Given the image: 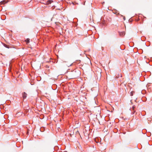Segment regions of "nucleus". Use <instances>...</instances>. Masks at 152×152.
<instances>
[{
    "label": "nucleus",
    "mask_w": 152,
    "mask_h": 152,
    "mask_svg": "<svg viewBox=\"0 0 152 152\" xmlns=\"http://www.w3.org/2000/svg\"><path fill=\"white\" fill-rule=\"evenodd\" d=\"M53 1L51 0H49L48 1H46L45 2V3H44L43 2H41V3H44L45 4H50Z\"/></svg>",
    "instance_id": "nucleus-1"
},
{
    "label": "nucleus",
    "mask_w": 152,
    "mask_h": 152,
    "mask_svg": "<svg viewBox=\"0 0 152 152\" xmlns=\"http://www.w3.org/2000/svg\"><path fill=\"white\" fill-rule=\"evenodd\" d=\"M22 95L23 99H25L27 97V94L25 92H23L22 94Z\"/></svg>",
    "instance_id": "nucleus-2"
},
{
    "label": "nucleus",
    "mask_w": 152,
    "mask_h": 152,
    "mask_svg": "<svg viewBox=\"0 0 152 152\" xmlns=\"http://www.w3.org/2000/svg\"><path fill=\"white\" fill-rule=\"evenodd\" d=\"M135 107L134 106H133L132 108V114H134L135 112V111L134 110Z\"/></svg>",
    "instance_id": "nucleus-3"
},
{
    "label": "nucleus",
    "mask_w": 152,
    "mask_h": 152,
    "mask_svg": "<svg viewBox=\"0 0 152 152\" xmlns=\"http://www.w3.org/2000/svg\"><path fill=\"white\" fill-rule=\"evenodd\" d=\"M7 2V1H6V0H3V1H1L0 2L1 4H6Z\"/></svg>",
    "instance_id": "nucleus-4"
},
{
    "label": "nucleus",
    "mask_w": 152,
    "mask_h": 152,
    "mask_svg": "<svg viewBox=\"0 0 152 152\" xmlns=\"http://www.w3.org/2000/svg\"><path fill=\"white\" fill-rule=\"evenodd\" d=\"M26 41L27 43H28L29 42H30V39H29L27 38L26 40Z\"/></svg>",
    "instance_id": "nucleus-5"
},
{
    "label": "nucleus",
    "mask_w": 152,
    "mask_h": 152,
    "mask_svg": "<svg viewBox=\"0 0 152 152\" xmlns=\"http://www.w3.org/2000/svg\"><path fill=\"white\" fill-rule=\"evenodd\" d=\"M120 76L121 77H122V76L121 74H120V75H118V76H116V78H119Z\"/></svg>",
    "instance_id": "nucleus-6"
},
{
    "label": "nucleus",
    "mask_w": 152,
    "mask_h": 152,
    "mask_svg": "<svg viewBox=\"0 0 152 152\" xmlns=\"http://www.w3.org/2000/svg\"><path fill=\"white\" fill-rule=\"evenodd\" d=\"M134 92L133 91H132L130 92V95L131 96H132L133 95Z\"/></svg>",
    "instance_id": "nucleus-7"
},
{
    "label": "nucleus",
    "mask_w": 152,
    "mask_h": 152,
    "mask_svg": "<svg viewBox=\"0 0 152 152\" xmlns=\"http://www.w3.org/2000/svg\"><path fill=\"white\" fill-rule=\"evenodd\" d=\"M21 69H22V67H21Z\"/></svg>",
    "instance_id": "nucleus-8"
},
{
    "label": "nucleus",
    "mask_w": 152,
    "mask_h": 152,
    "mask_svg": "<svg viewBox=\"0 0 152 152\" xmlns=\"http://www.w3.org/2000/svg\"><path fill=\"white\" fill-rule=\"evenodd\" d=\"M124 20H125V18H124Z\"/></svg>",
    "instance_id": "nucleus-9"
},
{
    "label": "nucleus",
    "mask_w": 152,
    "mask_h": 152,
    "mask_svg": "<svg viewBox=\"0 0 152 152\" xmlns=\"http://www.w3.org/2000/svg\"><path fill=\"white\" fill-rule=\"evenodd\" d=\"M120 35H121V34H120Z\"/></svg>",
    "instance_id": "nucleus-10"
},
{
    "label": "nucleus",
    "mask_w": 152,
    "mask_h": 152,
    "mask_svg": "<svg viewBox=\"0 0 152 152\" xmlns=\"http://www.w3.org/2000/svg\"><path fill=\"white\" fill-rule=\"evenodd\" d=\"M104 2H103V4H104Z\"/></svg>",
    "instance_id": "nucleus-11"
},
{
    "label": "nucleus",
    "mask_w": 152,
    "mask_h": 152,
    "mask_svg": "<svg viewBox=\"0 0 152 152\" xmlns=\"http://www.w3.org/2000/svg\"><path fill=\"white\" fill-rule=\"evenodd\" d=\"M72 65V64H71L70 66H71Z\"/></svg>",
    "instance_id": "nucleus-12"
}]
</instances>
